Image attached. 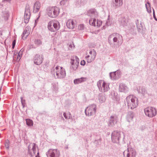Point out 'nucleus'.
Wrapping results in <instances>:
<instances>
[{
	"label": "nucleus",
	"instance_id": "nucleus-1",
	"mask_svg": "<svg viewBox=\"0 0 157 157\" xmlns=\"http://www.w3.org/2000/svg\"><path fill=\"white\" fill-rule=\"evenodd\" d=\"M52 74L55 76L56 74L57 78H64L66 75V72L64 69L62 67L59 66H56L55 69L52 67L51 69Z\"/></svg>",
	"mask_w": 157,
	"mask_h": 157
},
{
	"label": "nucleus",
	"instance_id": "nucleus-2",
	"mask_svg": "<svg viewBox=\"0 0 157 157\" xmlns=\"http://www.w3.org/2000/svg\"><path fill=\"white\" fill-rule=\"evenodd\" d=\"M126 99L128 109H132L138 105V101L137 98H133L132 96H129L127 97Z\"/></svg>",
	"mask_w": 157,
	"mask_h": 157
},
{
	"label": "nucleus",
	"instance_id": "nucleus-3",
	"mask_svg": "<svg viewBox=\"0 0 157 157\" xmlns=\"http://www.w3.org/2000/svg\"><path fill=\"white\" fill-rule=\"evenodd\" d=\"M124 135L121 132L117 131H114L112 133L111 139L113 143L118 144L121 139H124Z\"/></svg>",
	"mask_w": 157,
	"mask_h": 157
},
{
	"label": "nucleus",
	"instance_id": "nucleus-4",
	"mask_svg": "<svg viewBox=\"0 0 157 157\" xmlns=\"http://www.w3.org/2000/svg\"><path fill=\"white\" fill-rule=\"evenodd\" d=\"M59 13V9L57 7H49L47 9V14L50 17L54 18L57 17Z\"/></svg>",
	"mask_w": 157,
	"mask_h": 157
},
{
	"label": "nucleus",
	"instance_id": "nucleus-5",
	"mask_svg": "<svg viewBox=\"0 0 157 157\" xmlns=\"http://www.w3.org/2000/svg\"><path fill=\"white\" fill-rule=\"evenodd\" d=\"M48 30L51 32H56L60 29V23L59 21L54 22L53 21H51L48 24Z\"/></svg>",
	"mask_w": 157,
	"mask_h": 157
},
{
	"label": "nucleus",
	"instance_id": "nucleus-6",
	"mask_svg": "<svg viewBox=\"0 0 157 157\" xmlns=\"http://www.w3.org/2000/svg\"><path fill=\"white\" fill-rule=\"evenodd\" d=\"M70 63L71 65L70 67V69L71 71H76L78 67L79 64V59L78 57L75 56L73 59L71 58L70 60Z\"/></svg>",
	"mask_w": 157,
	"mask_h": 157
},
{
	"label": "nucleus",
	"instance_id": "nucleus-7",
	"mask_svg": "<svg viewBox=\"0 0 157 157\" xmlns=\"http://www.w3.org/2000/svg\"><path fill=\"white\" fill-rule=\"evenodd\" d=\"M97 108L96 105L93 104L87 107L85 110V113L86 116H91L95 114Z\"/></svg>",
	"mask_w": 157,
	"mask_h": 157
},
{
	"label": "nucleus",
	"instance_id": "nucleus-8",
	"mask_svg": "<svg viewBox=\"0 0 157 157\" xmlns=\"http://www.w3.org/2000/svg\"><path fill=\"white\" fill-rule=\"evenodd\" d=\"M145 115L149 117L155 116L157 113L156 109L153 107H147L144 109Z\"/></svg>",
	"mask_w": 157,
	"mask_h": 157
},
{
	"label": "nucleus",
	"instance_id": "nucleus-9",
	"mask_svg": "<svg viewBox=\"0 0 157 157\" xmlns=\"http://www.w3.org/2000/svg\"><path fill=\"white\" fill-rule=\"evenodd\" d=\"M122 39V36L119 34L113 33L110 35L108 38V42L111 45L112 44V40H113V42H117Z\"/></svg>",
	"mask_w": 157,
	"mask_h": 157
},
{
	"label": "nucleus",
	"instance_id": "nucleus-10",
	"mask_svg": "<svg viewBox=\"0 0 157 157\" xmlns=\"http://www.w3.org/2000/svg\"><path fill=\"white\" fill-rule=\"evenodd\" d=\"M48 157H59L60 152L57 149H50L46 153Z\"/></svg>",
	"mask_w": 157,
	"mask_h": 157
},
{
	"label": "nucleus",
	"instance_id": "nucleus-11",
	"mask_svg": "<svg viewBox=\"0 0 157 157\" xmlns=\"http://www.w3.org/2000/svg\"><path fill=\"white\" fill-rule=\"evenodd\" d=\"M118 117L115 114H113L109 118L108 122V125L110 127H113L117 122Z\"/></svg>",
	"mask_w": 157,
	"mask_h": 157
},
{
	"label": "nucleus",
	"instance_id": "nucleus-12",
	"mask_svg": "<svg viewBox=\"0 0 157 157\" xmlns=\"http://www.w3.org/2000/svg\"><path fill=\"white\" fill-rule=\"evenodd\" d=\"M121 74L120 70H117L113 72H110L109 76L111 79L114 80L119 79L121 77Z\"/></svg>",
	"mask_w": 157,
	"mask_h": 157
},
{
	"label": "nucleus",
	"instance_id": "nucleus-13",
	"mask_svg": "<svg viewBox=\"0 0 157 157\" xmlns=\"http://www.w3.org/2000/svg\"><path fill=\"white\" fill-rule=\"evenodd\" d=\"M126 153V157H135L136 152L135 150L132 148H127V150L123 152V155H124Z\"/></svg>",
	"mask_w": 157,
	"mask_h": 157
},
{
	"label": "nucleus",
	"instance_id": "nucleus-14",
	"mask_svg": "<svg viewBox=\"0 0 157 157\" xmlns=\"http://www.w3.org/2000/svg\"><path fill=\"white\" fill-rule=\"evenodd\" d=\"M43 60L42 56L39 54H36L33 58L34 63L36 65L40 64L42 63Z\"/></svg>",
	"mask_w": 157,
	"mask_h": 157
},
{
	"label": "nucleus",
	"instance_id": "nucleus-15",
	"mask_svg": "<svg viewBox=\"0 0 157 157\" xmlns=\"http://www.w3.org/2000/svg\"><path fill=\"white\" fill-rule=\"evenodd\" d=\"M137 90L139 93L141 94L143 96L145 97L146 96L149 95L147 94L146 87L144 86L139 87V88H137Z\"/></svg>",
	"mask_w": 157,
	"mask_h": 157
},
{
	"label": "nucleus",
	"instance_id": "nucleus-16",
	"mask_svg": "<svg viewBox=\"0 0 157 157\" xmlns=\"http://www.w3.org/2000/svg\"><path fill=\"white\" fill-rule=\"evenodd\" d=\"M123 3V0H114L112 2V6L116 9L122 6Z\"/></svg>",
	"mask_w": 157,
	"mask_h": 157
},
{
	"label": "nucleus",
	"instance_id": "nucleus-17",
	"mask_svg": "<svg viewBox=\"0 0 157 157\" xmlns=\"http://www.w3.org/2000/svg\"><path fill=\"white\" fill-rule=\"evenodd\" d=\"M66 25L68 28L73 29L76 26V22L71 19L68 20L67 22Z\"/></svg>",
	"mask_w": 157,
	"mask_h": 157
},
{
	"label": "nucleus",
	"instance_id": "nucleus-18",
	"mask_svg": "<svg viewBox=\"0 0 157 157\" xmlns=\"http://www.w3.org/2000/svg\"><path fill=\"white\" fill-rule=\"evenodd\" d=\"M119 90L121 92L126 93L128 91V88L125 84L121 83L119 85Z\"/></svg>",
	"mask_w": 157,
	"mask_h": 157
},
{
	"label": "nucleus",
	"instance_id": "nucleus-19",
	"mask_svg": "<svg viewBox=\"0 0 157 157\" xmlns=\"http://www.w3.org/2000/svg\"><path fill=\"white\" fill-rule=\"evenodd\" d=\"M40 8V3L39 1L36 2L34 5L33 12L35 13L38 12Z\"/></svg>",
	"mask_w": 157,
	"mask_h": 157
},
{
	"label": "nucleus",
	"instance_id": "nucleus-20",
	"mask_svg": "<svg viewBox=\"0 0 157 157\" xmlns=\"http://www.w3.org/2000/svg\"><path fill=\"white\" fill-rule=\"evenodd\" d=\"M86 78L81 77L75 79L74 80V83L75 84H79L86 81Z\"/></svg>",
	"mask_w": 157,
	"mask_h": 157
},
{
	"label": "nucleus",
	"instance_id": "nucleus-21",
	"mask_svg": "<svg viewBox=\"0 0 157 157\" xmlns=\"http://www.w3.org/2000/svg\"><path fill=\"white\" fill-rule=\"evenodd\" d=\"M29 34V31L28 28L26 27L24 30L22 35V39L25 40Z\"/></svg>",
	"mask_w": 157,
	"mask_h": 157
},
{
	"label": "nucleus",
	"instance_id": "nucleus-22",
	"mask_svg": "<svg viewBox=\"0 0 157 157\" xmlns=\"http://www.w3.org/2000/svg\"><path fill=\"white\" fill-rule=\"evenodd\" d=\"M136 24L138 32H141L143 29V26L141 22H140V23H139V20H137L136 21Z\"/></svg>",
	"mask_w": 157,
	"mask_h": 157
},
{
	"label": "nucleus",
	"instance_id": "nucleus-23",
	"mask_svg": "<svg viewBox=\"0 0 157 157\" xmlns=\"http://www.w3.org/2000/svg\"><path fill=\"white\" fill-rule=\"evenodd\" d=\"M119 21L120 24L123 26L126 25L128 22V20L124 17H122L119 19Z\"/></svg>",
	"mask_w": 157,
	"mask_h": 157
},
{
	"label": "nucleus",
	"instance_id": "nucleus-24",
	"mask_svg": "<svg viewBox=\"0 0 157 157\" xmlns=\"http://www.w3.org/2000/svg\"><path fill=\"white\" fill-rule=\"evenodd\" d=\"M24 16H30V8L29 5H26L25 7Z\"/></svg>",
	"mask_w": 157,
	"mask_h": 157
},
{
	"label": "nucleus",
	"instance_id": "nucleus-25",
	"mask_svg": "<svg viewBox=\"0 0 157 157\" xmlns=\"http://www.w3.org/2000/svg\"><path fill=\"white\" fill-rule=\"evenodd\" d=\"M2 16L5 19H7L9 17V12L7 10L3 11L2 12Z\"/></svg>",
	"mask_w": 157,
	"mask_h": 157
},
{
	"label": "nucleus",
	"instance_id": "nucleus-26",
	"mask_svg": "<svg viewBox=\"0 0 157 157\" xmlns=\"http://www.w3.org/2000/svg\"><path fill=\"white\" fill-rule=\"evenodd\" d=\"M53 86V90L56 92L58 91V83L57 82H55L52 83Z\"/></svg>",
	"mask_w": 157,
	"mask_h": 157
},
{
	"label": "nucleus",
	"instance_id": "nucleus-27",
	"mask_svg": "<svg viewBox=\"0 0 157 157\" xmlns=\"http://www.w3.org/2000/svg\"><path fill=\"white\" fill-rule=\"evenodd\" d=\"M102 87L103 88V90L104 92L107 91L109 89V88L108 87V86L107 84H106L105 82L104 81L102 83Z\"/></svg>",
	"mask_w": 157,
	"mask_h": 157
},
{
	"label": "nucleus",
	"instance_id": "nucleus-28",
	"mask_svg": "<svg viewBox=\"0 0 157 157\" xmlns=\"http://www.w3.org/2000/svg\"><path fill=\"white\" fill-rule=\"evenodd\" d=\"M96 20L95 18L90 19L89 21V23L90 25L94 26H96Z\"/></svg>",
	"mask_w": 157,
	"mask_h": 157
},
{
	"label": "nucleus",
	"instance_id": "nucleus-29",
	"mask_svg": "<svg viewBox=\"0 0 157 157\" xmlns=\"http://www.w3.org/2000/svg\"><path fill=\"white\" fill-rule=\"evenodd\" d=\"M102 80H99L97 82V86L99 88V90L100 92H102V89L101 86V85L102 82Z\"/></svg>",
	"mask_w": 157,
	"mask_h": 157
},
{
	"label": "nucleus",
	"instance_id": "nucleus-30",
	"mask_svg": "<svg viewBox=\"0 0 157 157\" xmlns=\"http://www.w3.org/2000/svg\"><path fill=\"white\" fill-rule=\"evenodd\" d=\"M89 15L93 17L94 15H97V12L96 10L94 9H93L89 10L88 12Z\"/></svg>",
	"mask_w": 157,
	"mask_h": 157
},
{
	"label": "nucleus",
	"instance_id": "nucleus-31",
	"mask_svg": "<svg viewBox=\"0 0 157 157\" xmlns=\"http://www.w3.org/2000/svg\"><path fill=\"white\" fill-rule=\"evenodd\" d=\"M98 99L100 103H102L105 102V98L104 96L101 94L99 95Z\"/></svg>",
	"mask_w": 157,
	"mask_h": 157
},
{
	"label": "nucleus",
	"instance_id": "nucleus-32",
	"mask_svg": "<svg viewBox=\"0 0 157 157\" xmlns=\"http://www.w3.org/2000/svg\"><path fill=\"white\" fill-rule=\"evenodd\" d=\"M146 7L147 12L150 13L151 12V10L150 7V4L149 2H147L145 4Z\"/></svg>",
	"mask_w": 157,
	"mask_h": 157
},
{
	"label": "nucleus",
	"instance_id": "nucleus-33",
	"mask_svg": "<svg viewBox=\"0 0 157 157\" xmlns=\"http://www.w3.org/2000/svg\"><path fill=\"white\" fill-rule=\"evenodd\" d=\"M133 113L132 111H130L128 113L127 115V117L130 119H132L133 117Z\"/></svg>",
	"mask_w": 157,
	"mask_h": 157
},
{
	"label": "nucleus",
	"instance_id": "nucleus-34",
	"mask_svg": "<svg viewBox=\"0 0 157 157\" xmlns=\"http://www.w3.org/2000/svg\"><path fill=\"white\" fill-rule=\"evenodd\" d=\"M26 124L29 126H32L33 125V121L29 119H26Z\"/></svg>",
	"mask_w": 157,
	"mask_h": 157
},
{
	"label": "nucleus",
	"instance_id": "nucleus-35",
	"mask_svg": "<svg viewBox=\"0 0 157 157\" xmlns=\"http://www.w3.org/2000/svg\"><path fill=\"white\" fill-rule=\"evenodd\" d=\"M32 144V150L33 151L34 154H35L36 151V148L37 147L35 143H31Z\"/></svg>",
	"mask_w": 157,
	"mask_h": 157
},
{
	"label": "nucleus",
	"instance_id": "nucleus-36",
	"mask_svg": "<svg viewBox=\"0 0 157 157\" xmlns=\"http://www.w3.org/2000/svg\"><path fill=\"white\" fill-rule=\"evenodd\" d=\"M34 42L37 46L41 45L42 44V41L40 39L35 40Z\"/></svg>",
	"mask_w": 157,
	"mask_h": 157
},
{
	"label": "nucleus",
	"instance_id": "nucleus-37",
	"mask_svg": "<svg viewBox=\"0 0 157 157\" xmlns=\"http://www.w3.org/2000/svg\"><path fill=\"white\" fill-rule=\"evenodd\" d=\"M30 16H24V21L26 23H28L29 21V19H30Z\"/></svg>",
	"mask_w": 157,
	"mask_h": 157
},
{
	"label": "nucleus",
	"instance_id": "nucleus-38",
	"mask_svg": "<svg viewBox=\"0 0 157 157\" xmlns=\"http://www.w3.org/2000/svg\"><path fill=\"white\" fill-rule=\"evenodd\" d=\"M9 141L8 140H6L5 143V145L6 148L7 149H8L9 148Z\"/></svg>",
	"mask_w": 157,
	"mask_h": 157
},
{
	"label": "nucleus",
	"instance_id": "nucleus-39",
	"mask_svg": "<svg viewBox=\"0 0 157 157\" xmlns=\"http://www.w3.org/2000/svg\"><path fill=\"white\" fill-rule=\"evenodd\" d=\"M78 29L80 30H84L85 29L84 25L83 24H80L78 27Z\"/></svg>",
	"mask_w": 157,
	"mask_h": 157
},
{
	"label": "nucleus",
	"instance_id": "nucleus-40",
	"mask_svg": "<svg viewBox=\"0 0 157 157\" xmlns=\"http://www.w3.org/2000/svg\"><path fill=\"white\" fill-rule=\"evenodd\" d=\"M102 22L101 21L97 20L96 22V26L99 27L101 25Z\"/></svg>",
	"mask_w": 157,
	"mask_h": 157
},
{
	"label": "nucleus",
	"instance_id": "nucleus-41",
	"mask_svg": "<svg viewBox=\"0 0 157 157\" xmlns=\"http://www.w3.org/2000/svg\"><path fill=\"white\" fill-rule=\"evenodd\" d=\"M93 53L92 54V55H91V58H92V59H93V60L95 58L96 53L95 51H93Z\"/></svg>",
	"mask_w": 157,
	"mask_h": 157
},
{
	"label": "nucleus",
	"instance_id": "nucleus-42",
	"mask_svg": "<svg viewBox=\"0 0 157 157\" xmlns=\"http://www.w3.org/2000/svg\"><path fill=\"white\" fill-rule=\"evenodd\" d=\"M135 29V26L134 25L131 24L130 28V30L131 32H132Z\"/></svg>",
	"mask_w": 157,
	"mask_h": 157
},
{
	"label": "nucleus",
	"instance_id": "nucleus-43",
	"mask_svg": "<svg viewBox=\"0 0 157 157\" xmlns=\"http://www.w3.org/2000/svg\"><path fill=\"white\" fill-rule=\"evenodd\" d=\"M69 0H62L60 2V4L61 5H65Z\"/></svg>",
	"mask_w": 157,
	"mask_h": 157
},
{
	"label": "nucleus",
	"instance_id": "nucleus-44",
	"mask_svg": "<svg viewBox=\"0 0 157 157\" xmlns=\"http://www.w3.org/2000/svg\"><path fill=\"white\" fill-rule=\"evenodd\" d=\"M76 5L77 6H79L82 4V3L81 2V0H76Z\"/></svg>",
	"mask_w": 157,
	"mask_h": 157
},
{
	"label": "nucleus",
	"instance_id": "nucleus-45",
	"mask_svg": "<svg viewBox=\"0 0 157 157\" xmlns=\"http://www.w3.org/2000/svg\"><path fill=\"white\" fill-rule=\"evenodd\" d=\"M21 101L22 105L23 106V107H24L25 104V100L23 99L22 97L21 98Z\"/></svg>",
	"mask_w": 157,
	"mask_h": 157
},
{
	"label": "nucleus",
	"instance_id": "nucleus-46",
	"mask_svg": "<svg viewBox=\"0 0 157 157\" xmlns=\"http://www.w3.org/2000/svg\"><path fill=\"white\" fill-rule=\"evenodd\" d=\"M16 41L15 40H14L13 41L12 44V48L13 49H14L15 47V45L16 44Z\"/></svg>",
	"mask_w": 157,
	"mask_h": 157
},
{
	"label": "nucleus",
	"instance_id": "nucleus-47",
	"mask_svg": "<svg viewBox=\"0 0 157 157\" xmlns=\"http://www.w3.org/2000/svg\"><path fill=\"white\" fill-rule=\"evenodd\" d=\"M87 0H81L82 4H85Z\"/></svg>",
	"mask_w": 157,
	"mask_h": 157
},
{
	"label": "nucleus",
	"instance_id": "nucleus-48",
	"mask_svg": "<svg viewBox=\"0 0 157 157\" xmlns=\"http://www.w3.org/2000/svg\"><path fill=\"white\" fill-rule=\"evenodd\" d=\"M86 62L84 60H82L80 63V64L82 65H84L85 64Z\"/></svg>",
	"mask_w": 157,
	"mask_h": 157
},
{
	"label": "nucleus",
	"instance_id": "nucleus-49",
	"mask_svg": "<svg viewBox=\"0 0 157 157\" xmlns=\"http://www.w3.org/2000/svg\"><path fill=\"white\" fill-rule=\"evenodd\" d=\"M105 25L107 26H109L110 25V22L108 21V20L106 21Z\"/></svg>",
	"mask_w": 157,
	"mask_h": 157
},
{
	"label": "nucleus",
	"instance_id": "nucleus-50",
	"mask_svg": "<svg viewBox=\"0 0 157 157\" xmlns=\"http://www.w3.org/2000/svg\"><path fill=\"white\" fill-rule=\"evenodd\" d=\"M86 59L87 60V62L88 63H90L92 60H93L91 58L90 59H89V58H88V59Z\"/></svg>",
	"mask_w": 157,
	"mask_h": 157
},
{
	"label": "nucleus",
	"instance_id": "nucleus-51",
	"mask_svg": "<svg viewBox=\"0 0 157 157\" xmlns=\"http://www.w3.org/2000/svg\"><path fill=\"white\" fill-rule=\"evenodd\" d=\"M28 154L29 155L31 156H33L32 155V153L31 151V150H28Z\"/></svg>",
	"mask_w": 157,
	"mask_h": 157
},
{
	"label": "nucleus",
	"instance_id": "nucleus-52",
	"mask_svg": "<svg viewBox=\"0 0 157 157\" xmlns=\"http://www.w3.org/2000/svg\"><path fill=\"white\" fill-rule=\"evenodd\" d=\"M63 115L64 117L66 119H68V117L66 115V113H63Z\"/></svg>",
	"mask_w": 157,
	"mask_h": 157
},
{
	"label": "nucleus",
	"instance_id": "nucleus-53",
	"mask_svg": "<svg viewBox=\"0 0 157 157\" xmlns=\"http://www.w3.org/2000/svg\"><path fill=\"white\" fill-rule=\"evenodd\" d=\"M32 145V144L31 143L28 146V150H31V145Z\"/></svg>",
	"mask_w": 157,
	"mask_h": 157
},
{
	"label": "nucleus",
	"instance_id": "nucleus-54",
	"mask_svg": "<svg viewBox=\"0 0 157 157\" xmlns=\"http://www.w3.org/2000/svg\"><path fill=\"white\" fill-rule=\"evenodd\" d=\"M93 51H95L94 50V49H93L91 51H90V52H89V53L90 54V55H92V54L93 53Z\"/></svg>",
	"mask_w": 157,
	"mask_h": 157
},
{
	"label": "nucleus",
	"instance_id": "nucleus-55",
	"mask_svg": "<svg viewBox=\"0 0 157 157\" xmlns=\"http://www.w3.org/2000/svg\"><path fill=\"white\" fill-rule=\"evenodd\" d=\"M23 51H24V49H21L19 51V53L22 54V52H23Z\"/></svg>",
	"mask_w": 157,
	"mask_h": 157
},
{
	"label": "nucleus",
	"instance_id": "nucleus-56",
	"mask_svg": "<svg viewBox=\"0 0 157 157\" xmlns=\"http://www.w3.org/2000/svg\"><path fill=\"white\" fill-rule=\"evenodd\" d=\"M22 54H20L19 53H18V58L19 57L20 58H21V57H22Z\"/></svg>",
	"mask_w": 157,
	"mask_h": 157
},
{
	"label": "nucleus",
	"instance_id": "nucleus-57",
	"mask_svg": "<svg viewBox=\"0 0 157 157\" xmlns=\"http://www.w3.org/2000/svg\"><path fill=\"white\" fill-rule=\"evenodd\" d=\"M39 17L40 16L37 17V18L35 20V24H36L38 22Z\"/></svg>",
	"mask_w": 157,
	"mask_h": 157
},
{
	"label": "nucleus",
	"instance_id": "nucleus-58",
	"mask_svg": "<svg viewBox=\"0 0 157 157\" xmlns=\"http://www.w3.org/2000/svg\"><path fill=\"white\" fill-rule=\"evenodd\" d=\"M153 16L154 18H155V11H154V9H153Z\"/></svg>",
	"mask_w": 157,
	"mask_h": 157
},
{
	"label": "nucleus",
	"instance_id": "nucleus-59",
	"mask_svg": "<svg viewBox=\"0 0 157 157\" xmlns=\"http://www.w3.org/2000/svg\"><path fill=\"white\" fill-rule=\"evenodd\" d=\"M10 1H11V0H3V1H2V2H3L4 1H6V2H10Z\"/></svg>",
	"mask_w": 157,
	"mask_h": 157
},
{
	"label": "nucleus",
	"instance_id": "nucleus-60",
	"mask_svg": "<svg viewBox=\"0 0 157 157\" xmlns=\"http://www.w3.org/2000/svg\"><path fill=\"white\" fill-rule=\"evenodd\" d=\"M90 57V56L89 55H88L86 56V59H88V58H89Z\"/></svg>",
	"mask_w": 157,
	"mask_h": 157
},
{
	"label": "nucleus",
	"instance_id": "nucleus-61",
	"mask_svg": "<svg viewBox=\"0 0 157 157\" xmlns=\"http://www.w3.org/2000/svg\"><path fill=\"white\" fill-rule=\"evenodd\" d=\"M39 152H38L37 153V155L36 156H39Z\"/></svg>",
	"mask_w": 157,
	"mask_h": 157
},
{
	"label": "nucleus",
	"instance_id": "nucleus-62",
	"mask_svg": "<svg viewBox=\"0 0 157 157\" xmlns=\"http://www.w3.org/2000/svg\"><path fill=\"white\" fill-rule=\"evenodd\" d=\"M69 47L71 48L72 47V45L71 44H70L69 45Z\"/></svg>",
	"mask_w": 157,
	"mask_h": 157
},
{
	"label": "nucleus",
	"instance_id": "nucleus-63",
	"mask_svg": "<svg viewBox=\"0 0 157 157\" xmlns=\"http://www.w3.org/2000/svg\"><path fill=\"white\" fill-rule=\"evenodd\" d=\"M156 20V21H157V19L156 17V16H155V18H154Z\"/></svg>",
	"mask_w": 157,
	"mask_h": 157
},
{
	"label": "nucleus",
	"instance_id": "nucleus-64",
	"mask_svg": "<svg viewBox=\"0 0 157 157\" xmlns=\"http://www.w3.org/2000/svg\"><path fill=\"white\" fill-rule=\"evenodd\" d=\"M36 157H40V156H36Z\"/></svg>",
	"mask_w": 157,
	"mask_h": 157
}]
</instances>
